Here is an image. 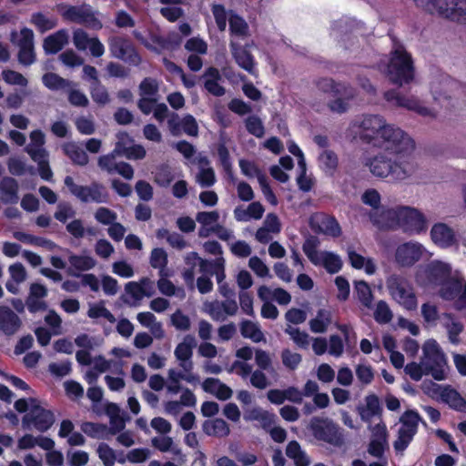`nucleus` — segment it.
I'll return each mask as SVG.
<instances>
[{
  "mask_svg": "<svg viewBox=\"0 0 466 466\" xmlns=\"http://www.w3.org/2000/svg\"><path fill=\"white\" fill-rule=\"evenodd\" d=\"M35 446H38L45 451H50L54 449L55 441L46 436H34L32 434H25L17 441V447L19 450H29Z\"/></svg>",
  "mask_w": 466,
  "mask_h": 466,
  "instance_id": "obj_34",
  "label": "nucleus"
},
{
  "mask_svg": "<svg viewBox=\"0 0 466 466\" xmlns=\"http://www.w3.org/2000/svg\"><path fill=\"white\" fill-rule=\"evenodd\" d=\"M115 151L98 158V166L108 174L117 173L126 179H131L134 176L132 167L126 162H116Z\"/></svg>",
  "mask_w": 466,
  "mask_h": 466,
  "instance_id": "obj_22",
  "label": "nucleus"
},
{
  "mask_svg": "<svg viewBox=\"0 0 466 466\" xmlns=\"http://www.w3.org/2000/svg\"><path fill=\"white\" fill-rule=\"evenodd\" d=\"M348 259L350 266L355 269H362L367 275H373L377 270V266L373 258L365 257L357 252L353 246L347 248Z\"/></svg>",
  "mask_w": 466,
  "mask_h": 466,
  "instance_id": "obj_27",
  "label": "nucleus"
},
{
  "mask_svg": "<svg viewBox=\"0 0 466 466\" xmlns=\"http://www.w3.org/2000/svg\"><path fill=\"white\" fill-rule=\"evenodd\" d=\"M109 48L113 56L128 60L133 63H138L140 57L135 51L133 46L126 39L122 37H113L109 41Z\"/></svg>",
  "mask_w": 466,
  "mask_h": 466,
  "instance_id": "obj_24",
  "label": "nucleus"
},
{
  "mask_svg": "<svg viewBox=\"0 0 466 466\" xmlns=\"http://www.w3.org/2000/svg\"><path fill=\"white\" fill-rule=\"evenodd\" d=\"M15 408L18 412H26L22 420L23 427L30 429L34 427L37 431H46L54 423L55 416L35 399H20L15 402Z\"/></svg>",
  "mask_w": 466,
  "mask_h": 466,
  "instance_id": "obj_5",
  "label": "nucleus"
},
{
  "mask_svg": "<svg viewBox=\"0 0 466 466\" xmlns=\"http://www.w3.org/2000/svg\"><path fill=\"white\" fill-rule=\"evenodd\" d=\"M30 22L41 33H45L48 30H51L55 28L57 25L56 18L53 16H47L42 13L33 14Z\"/></svg>",
  "mask_w": 466,
  "mask_h": 466,
  "instance_id": "obj_53",
  "label": "nucleus"
},
{
  "mask_svg": "<svg viewBox=\"0 0 466 466\" xmlns=\"http://www.w3.org/2000/svg\"><path fill=\"white\" fill-rule=\"evenodd\" d=\"M372 223L379 228H400L408 234L425 233L428 228L426 217L417 208L408 206H398L372 216Z\"/></svg>",
  "mask_w": 466,
  "mask_h": 466,
  "instance_id": "obj_2",
  "label": "nucleus"
},
{
  "mask_svg": "<svg viewBox=\"0 0 466 466\" xmlns=\"http://www.w3.org/2000/svg\"><path fill=\"white\" fill-rule=\"evenodd\" d=\"M244 420L246 421H258L259 425L266 430H269L276 420V415L263 410L260 407L248 408L244 411Z\"/></svg>",
  "mask_w": 466,
  "mask_h": 466,
  "instance_id": "obj_30",
  "label": "nucleus"
},
{
  "mask_svg": "<svg viewBox=\"0 0 466 466\" xmlns=\"http://www.w3.org/2000/svg\"><path fill=\"white\" fill-rule=\"evenodd\" d=\"M359 413L360 419L367 423H372L373 419L377 420L381 419V407L379 398L374 394L368 395L365 398V405L359 408Z\"/></svg>",
  "mask_w": 466,
  "mask_h": 466,
  "instance_id": "obj_31",
  "label": "nucleus"
},
{
  "mask_svg": "<svg viewBox=\"0 0 466 466\" xmlns=\"http://www.w3.org/2000/svg\"><path fill=\"white\" fill-rule=\"evenodd\" d=\"M231 54L236 63L249 74L256 76V62L253 56L247 50L246 47L238 46L233 41L230 42Z\"/></svg>",
  "mask_w": 466,
  "mask_h": 466,
  "instance_id": "obj_28",
  "label": "nucleus"
},
{
  "mask_svg": "<svg viewBox=\"0 0 466 466\" xmlns=\"http://www.w3.org/2000/svg\"><path fill=\"white\" fill-rule=\"evenodd\" d=\"M203 431L208 436L218 438L227 437L229 432V426L223 419L208 420L203 423Z\"/></svg>",
  "mask_w": 466,
  "mask_h": 466,
  "instance_id": "obj_42",
  "label": "nucleus"
},
{
  "mask_svg": "<svg viewBox=\"0 0 466 466\" xmlns=\"http://www.w3.org/2000/svg\"><path fill=\"white\" fill-rule=\"evenodd\" d=\"M286 455L293 461L295 466H309L311 462L307 452L296 441H292L288 443L286 447Z\"/></svg>",
  "mask_w": 466,
  "mask_h": 466,
  "instance_id": "obj_40",
  "label": "nucleus"
},
{
  "mask_svg": "<svg viewBox=\"0 0 466 466\" xmlns=\"http://www.w3.org/2000/svg\"><path fill=\"white\" fill-rule=\"evenodd\" d=\"M384 96L395 106L414 111L421 116L435 117L436 116L433 108L424 106L421 101L414 96H404L395 90L386 92Z\"/></svg>",
  "mask_w": 466,
  "mask_h": 466,
  "instance_id": "obj_16",
  "label": "nucleus"
},
{
  "mask_svg": "<svg viewBox=\"0 0 466 466\" xmlns=\"http://www.w3.org/2000/svg\"><path fill=\"white\" fill-rule=\"evenodd\" d=\"M87 316L90 319L103 318L110 323H114L116 321L114 315L105 307L104 302H98L89 305Z\"/></svg>",
  "mask_w": 466,
  "mask_h": 466,
  "instance_id": "obj_57",
  "label": "nucleus"
},
{
  "mask_svg": "<svg viewBox=\"0 0 466 466\" xmlns=\"http://www.w3.org/2000/svg\"><path fill=\"white\" fill-rule=\"evenodd\" d=\"M68 261L70 267L78 272L90 270L96 265V259L87 254H70L68 257Z\"/></svg>",
  "mask_w": 466,
  "mask_h": 466,
  "instance_id": "obj_50",
  "label": "nucleus"
},
{
  "mask_svg": "<svg viewBox=\"0 0 466 466\" xmlns=\"http://www.w3.org/2000/svg\"><path fill=\"white\" fill-rule=\"evenodd\" d=\"M239 328L241 335L246 339H251L253 342L258 343L266 340L265 335L258 322L243 320Z\"/></svg>",
  "mask_w": 466,
  "mask_h": 466,
  "instance_id": "obj_46",
  "label": "nucleus"
},
{
  "mask_svg": "<svg viewBox=\"0 0 466 466\" xmlns=\"http://www.w3.org/2000/svg\"><path fill=\"white\" fill-rule=\"evenodd\" d=\"M64 182L70 193L81 202L106 203L108 201V193L101 184L92 183L89 186L77 185L70 176H66Z\"/></svg>",
  "mask_w": 466,
  "mask_h": 466,
  "instance_id": "obj_12",
  "label": "nucleus"
},
{
  "mask_svg": "<svg viewBox=\"0 0 466 466\" xmlns=\"http://www.w3.org/2000/svg\"><path fill=\"white\" fill-rule=\"evenodd\" d=\"M374 147H380L395 157H410L415 144L413 139L400 127L387 123Z\"/></svg>",
  "mask_w": 466,
  "mask_h": 466,
  "instance_id": "obj_4",
  "label": "nucleus"
},
{
  "mask_svg": "<svg viewBox=\"0 0 466 466\" xmlns=\"http://www.w3.org/2000/svg\"><path fill=\"white\" fill-rule=\"evenodd\" d=\"M354 294L362 307L368 309L372 308L374 297L370 285L366 281L358 280L354 282Z\"/></svg>",
  "mask_w": 466,
  "mask_h": 466,
  "instance_id": "obj_44",
  "label": "nucleus"
},
{
  "mask_svg": "<svg viewBox=\"0 0 466 466\" xmlns=\"http://www.w3.org/2000/svg\"><path fill=\"white\" fill-rule=\"evenodd\" d=\"M19 199L18 183L10 177L0 180V200L5 204H15Z\"/></svg>",
  "mask_w": 466,
  "mask_h": 466,
  "instance_id": "obj_35",
  "label": "nucleus"
},
{
  "mask_svg": "<svg viewBox=\"0 0 466 466\" xmlns=\"http://www.w3.org/2000/svg\"><path fill=\"white\" fill-rule=\"evenodd\" d=\"M228 22L232 35L241 37L248 35V25L243 18L235 14H230Z\"/></svg>",
  "mask_w": 466,
  "mask_h": 466,
  "instance_id": "obj_63",
  "label": "nucleus"
},
{
  "mask_svg": "<svg viewBox=\"0 0 466 466\" xmlns=\"http://www.w3.org/2000/svg\"><path fill=\"white\" fill-rule=\"evenodd\" d=\"M171 133L174 136H178L182 130L185 134L191 137H197L198 134V123L194 116L191 115L185 116L178 123L173 120L168 122Z\"/></svg>",
  "mask_w": 466,
  "mask_h": 466,
  "instance_id": "obj_37",
  "label": "nucleus"
},
{
  "mask_svg": "<svg viewBox=\"0 0 466 466\" xmlns=\"http://www.w3.org/2000/svg\"><path fill=\"white\" fill-rule=\"evenodd\" d=\"M152 445L162 452L171 451L172 453L180 454V449L174 444L173 439L168 436L155 437L151 441Z\"/></svg>",
  "mask_w": 466,
  "mask_h": 466,
  "instance_id": "obj_59",
  "label": "nucleus"
},
{
  "mask_svg": "<svg viewBox=\"0 0 466 466\" xmlns=\"http://www.w3.org/2000/svg\"><path fill=\"white\" fill-rule=\"evenodd\" d=\"M420 421L422 420L415 410H407L401 415L400 419L401 426L398 431V438L393 444L397 451H403L408 447L417 433Z\"/></svg>",
  "mask_w": 466,
  "mask_h": 466,
  "instance_id": "obj_15",
  "label": "nucleus"
},
{
  "mask_svg": "<svg viewBox=\"0 0 466 466\" xmlns=\"http://www.w3.org/2000/svg\"><path fill=\"white\" fill-rule=\"evenodd\" d=\"M365 166L373 176L390 177L394 180H404L411 177L418 167L411 157H395L392 160L382 153L366 159Z\"/></svg>",
  "mask_w": 466,
  "mask_h": 466,
  "instance_id": "obj_3",
  "label": "nucleus"
},
{
  "mask_svg": "<svg viewBox=\"0 0 466 466\" xmlns=\"http://www.w3.org/2000/svg\"><path fill=\"white\" fill-rule=\"evenodd\" d=\"M159 83L157 79L147 77L139 85L140 97L159 99Z\"/></svg>",
  "mask_w": 466,
  "mask_h": 466,
  "instance_id": "obj_55",
  "label": "nucleus"
},
{
  "mask_svg": "<svg viewBox=\"0 0 466 466\" xmlns=\"http://www.w3.org/2000/svg\"><path fill=\"white\" fill-rule=\"evenodd\" d=\"M311 228L319 233H322L333 238L341 234V228L334 217L325 213H315L309 218Z\"/></svg>",
  "mask_w": 466,
  "mask_h": 466,
  "instance_id": "obj_20",
  "label": "nucleus"
},
{
  "mask_svg": "<svg viewBox=\"0 0 466 466\" xmlns=\"http://www.w3.org/2000/svg\"><path fill=\"white\" fill-rule=\"evenodd\" d=\"M205 88L213 96H221L225 94V88L220 86L219 81L221 76L219 71L215 67H209L205 71L203 76Z\"/></svg>",
  "mask_w": 466,
  "mask_h": 466,
  "instance_id": "obj_39",
  "label": "nucleus"
},
{
  "mask_svg": "<svg viewBox=\"0 0 466 466\" xmlns=\"http://www.w3.org/2000/svg\"><path fill=\"white\" fill-rule=\"evenodd\" d=\"M316 86L319 91L327 94L339 95L345 94L348 99H356L357 90L350 86L336 83L330 78H320L316 81Z\"/></svg>",
  "mask_w": 466,
  "mask_h": 466,
  "instance_id": "obj_26",
  "label": "nucleus"
},
{
  "mask_svg": "<svg viewBox=\"0 0 466 466\" xmlns=\"http://www.w3.org/2000/svg\"><path fill=\"white\" fill-rule=\"evenodd\" d=\"M441 324L448 332L449 340L452 344H458L459 335L463 329L462 323L451 314L445 313L441 315Z\"/></svg>",
  "mask_w": 466,
  "mask_h": 466,
  "instance_id": "obj_41",
  "label": "nucleus"
},
{
  "mask_svg": "<svg viewBox=\"0 0 466 466\" xmlns=\"http://www.w3.org/2000/svg\"><path fill=\"white\" fill-rule=\"evenodd\" d=\"M11 42L20 48L34 45V33L29 28H23L19 33L13 31L11 33Z\"/></svg>",
  "mask_w": 466,
  "mask_h": 466,
  "instance_id": "obj_56",
  "label": "nucleus"
},
{
  "mask_svg": "<svg viewBox=\"0 0 466 466\" xmlns=\"http://www.w3.org/2000/svg\"><path fill=\"white\" fill-rule=\"evenodd\" d=\"M196 346V339L191 335H187L182 341L178 343L174 350V355L178 362V366L184 371L193 370V349Z\"/></svg>",
  "mask_w": 466,
  "mask_h": 466,
  "instance_id": "obj_21",
  "label": "nucleus"
},
{
  "mask_svg": "<svg viewBox=\"0 0 466 466\" xmlns=\"http://www.w3.org/2000/svg\"><path fill=\"white\" fill-rule=\"evenodd\" d=\"M429 86L433 100L443 106L455 95L459 83L446 74L435 73L431 76Z\"/></svg>",
  "mask_w": 466,
  "mask_h": 466,
  "instance_id": "obj_13",
  "label": "nucleus"
},
{
  "mask_svg": "<svg viewBox=\"0 0 466 466\" xmlns=\"http://www.w3.org/2000/svg\"><path fill=\"white\" fill-rule=\"evenodd\" d=\"M29 143L25 150L30 156L32 160H39L43 157H49L47 150L45 148L46 136L39 130H33L29 135Z\"/></svg>",
  "mask_w": 466,
  "mask_h": 466,
  "instance_id": "obj_25",
  "label": "nucleus"
},
{
  "mask_svg": "<svg viewBox=\"0 0 466 466\" xmlns=\"http://www.w3.org/2000/svg\"><path fill=\"white\" fill-rule=\"evenodd\" d=\"M386 289L390 298L403 309H417L418 298L412 283L406 277L396 273L390 274L386 279Z\"/></svg>",
  "mask_w": 466,
  "mask_h": 466,
  "instance_id": "obj_7",
  "label": "nucleus"
},
{
  "mask_svg": "<svg viewBox=\"0 0 466 466\" xmlns=\"http://www.w3.org/2000/svg\"><path fill=\"white\" fill-rule=\"evenodd\" d=\"M387 123L380 115H363L350 124L349 130L358 131L360 139L373 146Z\"/></svg>",
  "mask_w": 466,
  "mask_h": 466,
  "instance_id": "obj_11",
  "label": "nucleus"
},
{
  "mask_svg": "<svg viewBox=\"0 0 466 466\" xmlns=\"http://www.w3.org/2000/svg\"><path fill=\"white\" fill-rule=\"evenodd\" d=\"M334 98L328 103L330 111L337 114L347 112L350 106V102L354 99H348L345 94L332 95Z\"/></svg>",
  "mask_w": 466,
  "mask_h": 466,
  "instance_id": "obj_61",
  "label": "nucleus"
},
{
  "mask_svg": "<svg viewBox=\"0 0 466 466\" xmlns=\"http://www.w3.org/2000/svg\"><path fill=\"white\" fill-rule=\"evenodd\" d=\"M21 319L8 307H0V330L6 335H13L21 327Z\"/></svg>",
  "mask_w": 466,
  "mask_h": 466,
  "instance_id": "obj_32",
  "label": "nucleus"
},
{
  "mask_svg": "<svg viewBox=\"0 0 466 466\" xmlns=\"http://www.w3.org/2000/svg\"><path fill=\"white\" fill-rule=\"evenodd\" d=\"M386 74L390 82L403 86L414 78L413 66L410 56L401 45H395L386 65Z\"/></svg>",
  "mask_w": 466,
  "mask_h": 466,
  "instance_id": "obj_6",
  "label": "nucleus"
},
{
  "mask_svg": "<svg viewBox=\"0 0 466 466\" xmlns=\"http://www.w3.org/2000/svg\"><path fill=\"white\" fill-rule=\"evenodd\" d=\"M331 323V312L327 309H319L315 318L309 320L310 330L314 333H324Z\"/></svg>",
  "mask_w": 466,
  "mask_h": 466,
  "instance_id": "obj_49",
  "label": "nucleus"
},
{
  "mask_svg": "<svg viewBox=\"0 0 466 466\" xmlns=\"http://www.w3.org/2000/svg\"><path fill=\"white\" fill-rule=\"evenodd\" d=\"M285 332L289 335L290 339L294 341V343L301 348L308 349L310 343V338L308 333L305 331H301L299 329L289 325L285 329Z\"/></svg>",
  "mask_w": 466,
  "mask_h": 466,
  "instance_id": "obj_58",
  "label": "nucleus"
},
{
  "mask_svg": "<svg viewBox=\"0 0 466 466\" xmlns=\"http://www.w3.org/2000/svg\"><path fill=\"white\" fill-rule=\"evenodd\" d=\"M192 164L197 165L199 168V172L196 176L197 182L203 187H211L216 181V177L214 170L209 167L208 158L198 154L194 157Z\"/></svg>",
  "mask_w": 466,
  "mask_h": 466,
  "instance_id": "obj_29",
  "label": "nucleus"
},
{
  "mask_svg": "<svg viewBox=\"0 0 466 466\" xmlns=\"http://www.w3.org/2000/svg\"><path fill=\"white\" fill-rule=\"evenodd\" d=\"M103 339L99 336H92L86 333L79 334L75 339V344L79 348L76 353V359L81 365H90L92 361L90 352L100 347Z\"/></svg>",
  "mask_w": 466,
  "mask_h": 466,
  "instance_id": "obj_18",
  "label": "nucleus"
},
{
  "mask_svg": "<svg viewBox=\"0 0 466 466\" xmlns=\"http://www.w3.org/2000/svg\"><path fill=\"white\" fill-rule=\"evenodd\" d=\"M338 165L339 159L333 151L324 150L319 156V166L327 175L332 176L337 170Z\"/></svg>",
  "mask_w": 466,
  "mask_h": 466,
  "instance_id": "obj_51",
  "label": "nucleus"
},
{
  "mask_svg": "<svg viewBox=\"0 0 466 466\" xmlns=\"http://www.w3.org/2000/svg\"><path fill=\"white\" fill-rule=\"evenodd\" d=\"M431 14L466 24V0H414Z\"/></svg>",
  "mask_w": 466,
  "mask_h": 466,
  "instance_id": "obj_9",
  "label": "nucleus"
},
{
  "mask_svg": "<svg viewBox=\"0 0 466 466\" xmlns=\"http://www.w3.org/2000/svg\"><path fill=\"white\" fill-rule=\"evenodd\" d=\"M309 430L319 441L335 446H339L342 442V434L339 425L328 418H312L309 422Z\"/></svg>",
  "mask_w": 466,
  "mask_h": 466,
  "instance_id": "obj_14",
  "label": "nucleus"
},
{
  "mask_svg": "<svg viewBox=\"0 0 466 466\" xmlns=\"http://www.w3.org/2000/svg\"><path fill=\"white\" fill-rule=\"evenodd\" d=\"M420 360L425 366L426 370L435 380H441L444 379L447 360L441 346L435 339H430L423 343Z\"/></svg>",
  "mask_w": 466,
  "mask_h": 466,
  "instance_id": "obj_10",
  "label": "nucleus"
},
{
  "mask_svg": "<svg viewBox=\"0 0 466 466\" xmlns=\"http://www.w3.org/2000/svg\"><path fill=\"white\" fill-rule=\"evenodd\" d=\"M362 202L366 205L370 206L373 208V211L370 215V221L372 222V216H380L381 212L384 210H388L389 208H382L380 207V196L379 192L375 189H368L366 190L362 197Z\"/></svg>",
  "mask_w": 466,
  "mask_h": 466,
  "instance_id": "obj_52",
  "label": "nucleus"
},
{
  "mask_svg": "<svg viewBox=\"0 0 466 466\" xmlns=\"http://www.w3.org/2000/svg\"><path fill=\"white\" fill-rule=\"evenodd\" d=\"M68 32L61 29L45 38L43 47L47 54L58 53L68 43Z\"/></svg>",
  "mask_w": 466,
  "mask_h": 466,
  "instance_id": "obj_36",
  "label": "nucleus"
},
{
  "mask_svg": "<svg viewBox=\"0 0 466 466\" xmlns=\"http://www.w3.org/2000/svg\"><path fill=\"white\" fill-rule=\"evenodd\" d=\"M73 43L80 51L89 49L91 55L96 57H99L105 53V47L98 38L89 37L82 29H77L74 32Z\"/></svg>",
  "mask_w": 466,
  "mask_h": 466,
  "instance_id": "obj_23",
  "label": "nucleus"
},
{
  "mask_svg": "<svg viewBox=\"0 0 466 466\" xmlns=\"http://www.w3.org/2000/svg\"><path fill=\"white\" fill-rule=\"evenodd\" d=\"M264 207L259 202H252L248 207L238 206L234 209V218L240 222L258 220L263 217Z\"/></svg>",
  "mask_w": 466,
  "mask_h": 466,
  "instance_id": "obj_33",
  "label": "nucleus"
},
{
  "mask_svg": "<svg viewBox=\"0 0 466 466\" xmlns=\"http://www.w3.org/2000/svg\"><path fill=\"white\" fill-rule=\"evenodd\" d=\"M421 316L428 327H435L438 320L441 321V316H440L437 307L431 303L422 304Z\"/></svg>",
  "mask_w": 466,
  "mask_h": 466,
  "instance_id": "obj_60",
  "label": "nucleus"
},
{
  "mask_svg": "<svg viewBox=\"0 0 466 466\" xmlns=\"http://www.w3.org/2000/svg\"><path fill=\"white\" fill-rule=\"evenodd\" d=\"M441 399L451 408L461 410L464 407L465 401L461 395L452 389H444L441 394Z\"/></svg>",
  "mask_w": 466,
  "mask_h": 466,
  "instance_id": "obj_64",
  "label": "nucleus"
},
{
  "mask_svg": "<svg viewBox=\"0 0 466 466\" xmlns=\"http://www.w3.org/2000/svg\"><path fill=\"white\" fill-rule=\"evenodd\" d=\"M374 319L380 324L389 323L393 317L389 304L385 300H379L374 310Z\"/></svg>",
  "mask_w": 466,
  "mask_h": 466,
  "instance_id": "obj_62",
  "label": "nucleus"
},
{
  "mask_svg": "<svg viewBox=\"0 0 466 466\" xmlns=\"http://www.w3.org/2000/svg\"><path fill=\"white\" fill-rule=\"evenodd\" d=\"M418 285L431 289L439 288L440 297L454 302L457 309L466 308V280L444 261L433 260L420 268L416 273Z\"/></svg>",
  "mask_w": 466,
  "mask_h": 466,
  "instance_id": "obj_1",
  "label": "nucleus"
},
{
  "mask_svg": "<svg viewBox=\"0 0 466 466\" xmlns=\"http://www.w3.org/2000/svg\"><path fill=\"white\" fill-rule=\"evenodd\" d=\"M137 321L144 327L150 329L157 339H162L165 335L162 324L157 320L155 315L149 311L140 312L137 316Z\"/></svg>",
  "mask_w": 466,
  "mask_h": 466,
  "instance_id": "obj_43",
  "label": "nucleus"
},
{
  "mask_svg": "<svg viewBox=\"0 0 466 466\" xmlns=\"http://www.w3.org/2000/svg\"><path fill=\"white\" fill-rule=\"evenodd\" d=\"M430 237L431 241L441 248L457 247L459 244V238L454 228L443 222L432 225Z\"/></svg>",
  "mask_w": 466,
  "mask_h": 466,
  "instance_id": "obj_19",
  "label": "nucleus"
},
{
  "mask_svg": "<svg viewBox=\"0 0 466 466\" xmlns=\"http://www.w3.org/2000/svg\"><path fill=\"white\" fill-rule=\"evenodd\" d=\"M319 245L318 238L309 237L304 241L302 250L314 266L323 268L329 274L339 272L343 267L341 257L333 251L319 249Z\"/></svg>",
  "mask_w": 466,
  "mask_h": 466,
  "instance_id": "obj_8",
  "label": "nucleus"
},
{
  "mask_svg": "<svg viewBox=\"0 0 466 466\" xmlns=\"http://www.w3.org/2000/svg\"><path fill=\"white\" fill-rule=\"evenodd\" d=\"M157 289L159 292L165 296H175L180 299H185L186 293L183 288L176 287L172 281L167 278V273H162L157 280Z\"/></svg>",
  "mask_w": 466,
  "mask_h": 466,
  "instance_id": "obj_47",
  "label": "nucleus"
},
{
  "mask_svg": "<svg viewBox=\"0 0 466 466\" xmlns=\"http://www.w3.org/2000/svg\"><path fill=\"white\" fill-rule=\"evenodd\" d=\"M426 251L422 244L409 241L397 247L395 260L401 267H410L418 262Z\"/></svg>",
  "mask_w": 466,
  "mask_h": 466,
  "instance_id": "obj_17",
  "label": "nucleus"
},
{
  "mask_svg": "<svg viewBox=\"0 0 466 466\" xmlns=\"http://www.w3.org/2000/svg\"><path fill=\"white\" fill-rule=\"evenodd\" d=\"M106 413L109 417L110 429L112 433L118 432L125 428L126 422L120 408L115 403H108L106 406Z\"/></svg>",
  "mask_w": 466,
  "mask_h": 466,
  "instance_id": "obj_45",
  "label": "nucleus"
},
{
  "mask_svg": "<svg viewBox=\"0 0 466 466\" xmlns=\"http://www.w3.org/2000/svg\"><path fill=\"white\" fill-rule=\"evenodd\" d=\"M159 2L163 5L160 8V14L168 21L174 22L183 15L180 7L182 0H159Z\"/></svg>",
  "mask_w": 466,
  "mask_h": 466,
  "instance_id": "obj_48",
  "label": "nucleus"
},
{
  "mask_svg": "<svg viewBox=\"0 0 466 466\" xmlns=\"http://www.w3.org/2000/svg\"><path fill=\"white\" fill-rule=\"evenodd\" d=\"M202 387L206 392L222 400H228L232 396V390L218 379L208 378L204 380Z\"/></svg>",
  "mask_w": 466,
  "mask_h": 466,
  "instance_id": "obj_38",
  "label": "nucleus"
},
{
  "mask_svg": "<svg viewBox=\"0 0 466 466\" xmlns=\"http://www.w3.org/2000/svg\"><path fill=\"white\" fill-rule=\"evenodd\" d=\"M64 152L71 160L77 165L85 166L88 162L86 153L75 143H66L64 145Z\"/></svg>",
  "mask_w": 466,
  "mask_h": 466,
  "instance_id": "obj_54",
  "label": "nucleus"
}]
</instances>
